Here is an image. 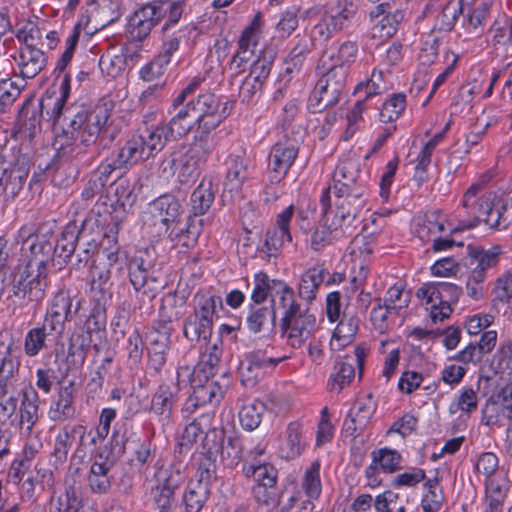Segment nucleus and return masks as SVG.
Instances as JSON below:
<instances>
[{
	"label": "nucleus",
	"instance_id": "nucleus-38",
	"mask_svg": "<svg viewBox=\"0 0 512 512\" xmlns=\"http://www.w3.org/2000/svg\"><path fill=\"white\" fill-rule=\"evenodd\" d=\"M468 250L471 257L472 270L474 271L481 270L483 273H486L488 269L495 267L499 262L501 249L498 246L487 250L468 246Z\"/></svg>",
	"mask_w": 512,
	"mask_h": 512
},
{
	"label": "nucleus",
	"instance_id": "nucleus-7",
	"mask_svg": "<svg viewBox=\"0 0 512 512\" xmlns=\"http://www.w3.org/2000/svg\"><path fill=\"white\" fill-rule=\"evenodd\" d=\"M328 59L320 58L317 67L321 77L309 97V106L313 112L336 105L345 88L346 72L341 67L333 69Z\"/></svg>",
	"mask_w": 512,
	"mask_h": 512
},
{
	"label": "nucleus",
	"instance_id": "nucleus-57",
	"mask_svg": "<svg viewBox=\"0 0 512 512\" xmlns=\"http://www.w3.org/2000/svg\"><path fill=\"white\" fill-rule=\"evenodd\" d=\"M357 11V6L352 1L345 0L338 8H331L325 15L333 24V29H344L352 20Z\"/></svg>",
	"mask_w": 512,
	"mask_h": 512
},
{
	"label": "nucleus",
	"instance_id": "nucleus-8",
	"mask_svg": "<svg viewBox=\"0 0 512 512\" xmlns=\"http://www.w3.org/2000/svg\"><path fill=\"white\" fill-rule=\"evenodd\" d=\"M105 326V319L100 308H94L82 326L76 327L72 332L67 349V362L75 368L81 367L91 347L98 350L93 344V336L100 333Z\"/></svg>",
	"mask_w": 512,
	"mask_h": 512
},
{
	"label": "nucleus",
	"instance_id": "nucleus-28",
	"mask_svg": "<svg viewBox=\"0 0 512 512\" xmlns=\"http://www.w3.org/2000/svg\"><path fill=\"white\" fill-rule=\"evenodd\" d=\"M229 381L222 376V382L205 378L204 383L194 385L192 395L201 405H217L223 399L228 388Z\"/></svg>",
	"mask_w": 512,
	"mask_h": 512
},
{
	"label": "nucleus",
	"instance_id": "nucleus-16",
	"mask_svg": "<svg viewBox=\"0 0 512 512\" xmlns=\"http://www.w3.org/2000/svg\"><path fill=\"white\" fill-rule=\"evenodd\" d=\"M298 143V138L290 139L285 135L272 147L269 155V180L271 183H279L284 179L298 155Z\"/></svg>",
	"mask_w": 512,
	"mask_h": 512
},
{
	"label": "nucleus",
	"instance_id": "nucleus-39",
	"mask_svg": "<svg viewBox=\"0 0 512 512\" xmlns=\"http://www.w3.org/2000/svg\"><path fill=\"white\" fill-rule=\"evenodd\" d=\"M212 329V323L194 314L189 315L183 324V334L191 342L209 340Z\"/></svg>",
	"mask_w": 512,
	"mask_h": 512
},
{
	"label": "nucleus",
	"instance_id": "nucleus-41",
	"mask_svg": "<svg viewBox=\"0 0 512 512\" xmlns=\"http://www.w3.org/2000/svg\"><path fill=\"white\" fill-rule=\"evenodd\" d=\"M199 233V229L194 224L181 222L166 234L175 246L189 249L196 244Z\"/></svg>",
	"mask_w": 512,
	"mask_h": 512
},
{
	"label": "nucleus",
	"instance_id": "nucleus-13",
	"mask_svg": "<svg viewBox=\"0 0 512 512\" xmlns=\"http://www.w3.org/2000/svg\"><path fill=\"white\" fill-rule=\"evenodd\" d=\"M156 485L152 488L153 501L157 509H169L173 506L174 494L185 482V475L179 469L164 468L157 460L154 463Z\"/></svg>",
	"mask_w": 512,
	"mask_h": 512
},
{
	"label": "nucleus",
	"instance_id": "nucleus-30",
	"mask_svg": "<svg viewBox=\"0 0 512 512\" xmlns=\"http://www.w3.org/2000/svg\"><path fill=\"white\" fill-rule=\"evenodd\" d=\"M359 327V318L356 314L344 311L341 320L336 326L330 345L333 350H341L350 344Z\"/></svg>",
	"mask_w": 512,
	"mask_h": 512
},
{
	"label": "nucleus",
	"instance_id": "nucleus-45",
	"mask_svg": "<svg viewBox=\"0 0 512 512\" xmlns=\"http://www.w3.org/2000/svg\"><path fill=\"white\" fill-rule=\"evenodd\" d=\"M247 160L241 156L231 157V164L227 172L225 186L230 191H238L248 178Z\"/></svg>",
	"mask_w": 512,
	"mask_h": 512
},
{
	"label": "nucleus",
	"instance_id": "nucleus-21",
	"mask_svg": "<svg viewBox=\"0 0 512 512\" xmlns=\"http://www.w3.org/2000/svg\"><path fill=\"white\" fill-rule=\"evenodd\" d=\"M202 164L204 162L188 152L186 146L175 150L168 161L170 170L183 184L194 181L199 176Z\"/></svg>",
	"mask_w": 512,
	"mask_h": 512
},
{
	"label": "nucleus",
	"instance_id": "nucleus-63",
	"mask_svg": "<svg viewBox=\"0 0 512 512\" xmlns=\"http://www.w3.org/2000/svg\"><path fill=\"white\" fill-rule=\"evenodd\" d=\"M215 147L216 143L214 142L212 134L210 133L201 137L197 128L195 133V142L190 146H186V150L194 156H197L198 159L205 163Z\"/></svg>",
	"mask_w": 512,
	"mask_h": 512
},
{
	"label": "nucleus",
	"instance_id": "nucleus-15",
	"mask_svg": "<svg viewBox=\"0 0 512 512\" xmlns=\"http://www.w3.org/2000/svg\"><path fill=\"white\" fill-rule=\"evenodd\" d=\"M71 292L66 289H60L51 299L43 321L50 330H55L56 335H61L65 330L66 322L72 321L74 315L80 308V301H76Z\"/></svg>",
	"mask_w": 512,
	"mask_h": 512
},
{
	"label": "nucleus",
	"instance_id": "nucleus-4",
	"mask_svg": "<svg viewBox=\"0 0 512 512\" xmlns=\"http://www.w3.org/2000/svg\"><path fill=\"white\" fill-rule=\"evenodd\" d=\"M128 276L141 303L139 308L150 304L164 287L159 272L155 269L154 253L148 249L137 251L130 259Z\"/></svg>",
	"mask_w": 512,
	"mask_h": 512
},
{
	"label": "nucleus",
	"instance_id": "nucleus-32",
	"mask_svg": "<svg viewBox=\"0 0 512 512\" xmlns=\"http://www.w3.org/2000/svg\"><path fill=\"white\" fill-rule=\"evenodd\" d=\"M193 313L198 317L214 324L217 309L223 307L222 298L207 291H199L193 298Z\"/></svg>",
	"mask_w": 512,
	"mask_h": 512
},
{
	"label": "nucleus",
	"instance_id": "nucleus-64",
	"mask_svg": "<svg viewBox=\"0 0 512 512\" xmlns=\"http://www.w3.org/2000/svg\"><path fill=\"white\" fill-rule=\"evenodd\" d=\"M377 512H405L404 502L393 491H385L374 501Z\"/></svg>",
	"mask_w": 512,
	"mask_h": 512
},
{
	"label": "nucleus",
	"instance_id": "nucleus-56",
	"mask_svg": "<svg viewBox=\"0 0 512 512\" xmlns=\"http://www.w3.org/2000/svg\"><path fill=\"white\" fill-rule=\"evenodd\" d=\"M301 487L308 498L318 499L322 491L319 462H313L305 471Z\"/></svg>",
	"mask_w": 512,
	"mask_h": 512
},
{
	"label": "nucleus",
	"instance_id": "nucleus-33",
	"mask_svg": "<svg viewBox=\"0 0 512 512\" xmlns=\"http://www.w3.org/2000/svg\"><path fill=\"white\" fill-rule=\"evenodd\" d=\"M311 40L303 37L298 40L283 62V73L289 78L299 75L307 55L310 53Z\"/></svg>",
	"mask_w": 512,
	"mask_h": 512
},
{
	"label": "nucleus",
	"instance_id": "nucleus-26",
	"mask_svg": "<svg viewBox=\"0 0 512 512\" xmlns=\"http://www.w3.org/2000/svg\"><path fill=\"white\" fill-rule=\"evenodd\" d=\"M96 458L92 463L88 475V485L93 493L106 494L112 486V470L114 462L102 456Z\"/></svg>",
	"mask_w": 512,
	"mask_h": 512
},
{
	"label": "nucleus",
	"instance_id": "nucleus-12",
	"mask_svg": "<svg viewBox=\"0 0 512 512\" xmlns=\"http://www.w3.org/2000/svg\"><path fill=\"white\" fill-rule=\"evenodd\" d=\"M191 102L193 116H196L201 137L212 133L227 117L226 103H221L220 99L213 93L200 94Z\"/></svg>",
	"mask_w": 512,
	"mask_h": 512
},
{
	"label": "nucleus",
	"instance_id": "nucleus-2",
	"mask_svg": "<svg viewBox=\"0 0 512 512\" xmlns=\"http://www.w3.org/2000/svg\"><path fill=\"white\" fill-rule=\"evenodd\" d=\"M139 7L129 19L128 31L133 40L143 41L164 22L166 31L181 19L186 0H138Z\"/></svg>",
	"mask_w": 512,
	"mask_h": 512
},
{
	"label": "nucleus",
	"instance_id": "nucleus-48",
	"mask_svg": "<svg viewBox=\"0 0 512 512\" xmlns=\"http://www.w3.org/2000/svg\"><path fill=\"white\" fill-rule=\"evenodd\" d=\"M490 2L482 1L473 10L469 11L464 19V26L470 34L479 35L489 17Z\"/></svg>",
	"mask_w": 512,
	"mask_h": 512
},
{
	"label": "nucleus",
	"instance_id": "nucleus-19",
	"mask_svg": "<svg viewBox=\"0 0 512 512\" xmlns=\"http://www.w3.org/2000/svg\"><path fill=\"white\" fill-rule=\"evenodd\" d=\"M150 213L158 234H165L181 223L182 209L180 202L172 195H163L150 204Z\"/></svg>",
	"mask_w": 512,
	"mask_h": 512
},
{
	"label": "nucleus",
	"instance_id": "nucleus-27",
	"mask_svg": "<svg viewBox=\"0 0 512 512\" xmlns=\"http://www.w3.org/2000/svg\"><path fill=\"white\" fill-rule=\"evenodd\" d=\"M256 21L257 17L253 23L242 32L238 42V51L230 61V69L240 71L243 64L248 62L254 55L258 42Z\"/></svg>",
	"mask_w": 512,
	"mask_h": 512
},
{
	"label": "nucleus",
	"instance_id": "nucleus-18",
	"mask_svg": "<svg viewBox=\"0 0 512 512\" xmlns=\"http://www.w3.org/2000/svg\"><path fill=\"white\" fill-rule=\"evenodd\" d=\"M365 187H356L354 190L341 195H336L335 210L332 216L348 231L355 219L365 206Z\"/></svg>",
	"mask_w": 512,
	"mask_h": 512
},
{
	"label": "nucleus",
	"instance_id": "nucleus-62",
	"mask_svg": "<svg viewBox=\"0 0 512 512\" xmlns=\"http://www.w3.org/2000/svg\"><path fill=\"white\" fill-rule=\"evenodd\" d=\"M406 107V96L403 93L393 94L380 112V120L384 123L396 120Z\"/></svg>",
	"mask_w": 512,
	"mask_h": 512
},
{
	"label": "nucleus",
	"instance_id": "nucleus-3",
	"mask_svg": "<svg viewBox=\"0 0 512 512\" xmlns=\"http://www.w3.org/2000/svg\"><path fill=\"white\" fill-rule=\"evenodd\" d=\"M279 303L285 309L281 319V328L286 342L294 349L301 348L317 333L316 316L307 305H302L295 300L294 291L288 285H283Z\"/></svg>",
	"mask_w": 512,
	"mask_h": 512
},
{
	"label": "nucleus",
	"instance_id": "nucleus-49",
	"mask_svg": "<svg viewBox=\"0 0 512 512\" xmlns=\"http://www.w3.org/2000/svg\"><path fill=\"white\" fill-rule=\"evenodd\" d=\"M77 240L78 233L75 227L67 226L56 242L54 248L55 255L64 261L69 260L76 251Z\"/></svg>",
	"mask_w": 512,
	"mask_h": 512
},
{
	"label": "nucleus",
	"instance_id": "nucleus-60",
	"mask_svg": "<svg viewBox=\"0 0 512 512\" xmlns=\"http://www.w3.org/2000/svg\"><path fill=\"white\" fill-rule=\"evenodd\" d=\"M463 0L457 2L449 1L443 8L441 14L437 18V27L439 30L450 31L455 25L459 14L463 13Z\"/></svg>",
	"mask_w": 512,
	"mask_h": 512
},
{
	"label": "nucleus",
	"instance_id": "nucleus-24",
	"mask_svg": "<svg viewBox=\"0 0 512 512\" xmlns=\"http://www.w3.org/2000/svg\"><path fill=\"white\" fill-rule=\"evenodd\" d=\"M47 58L45 53L36 48L25 38L24 45L19 50L17 64L20 68V74L23 78H34L46 66Z\"/></svg>",
	"mask_w": 512,
	"mask_h": 512
},
{
	"label": "nucleus",
	"instance_id": "nucleus-5",
	"mask_svg": "<svg viewBox=\"0 0 512 512\" xmlns=\"http://www.w3.org/2000/svg\"><path fill=\"white\" fill-rule=\"evenodd\" d=\"M111 107V102H103L90 112L77 113L63 130L66 138L79 140L86 146L95 143L98 138L103 142L108 134L107 123L111 116Z\"/></svg>",
	"mask_w": 512,
	"mask_h": 512
},
{
	"label": "nucleus",
	"instance_id": "nucleus-9",
	"mask_svg": "<svg viewBox=\"0 0 512 512\" xmlns=\"http://www.w3.org/2000/svg\"><path fill=\"white\" fill-rule=\"evenodd\" d=\"M159 139H156L150 127L139 129L125 144L110 156L113 164L121 169H129L139 161H145L161 151Z\"/></svg>",
	"mask_w": 512,
	"mask_h": 512
},
{
	"label": "nucleus",
	"instance_id": "nucleus-37",
	"mask_svg": "<svg viewBox=\"0 0 512 512\" xmlns=\"http://www.w3.org/2000/svg\"><path fill=\"white\" fill-rule=\"evenodd\" d=\"M276 313L274 307L251 306L246 323L250 332L259 333L275 326Z\"/></svg>",
	"mask_w": 512,
	"mask_h": 512
},
{
	"label": "nucleus",
	"instance_id": "nucleus-51",
	"mask_svg": "<svg viewBox=\"0 0 512 512\" xmlns=\"http://www.w3.org/2000/svg\"><path fill=\"white\" fill-rule=\"evenodd\" d=\"M302 449L300 424L292 422L286 430V439L281 447L282 455L287 459H293L300 455Z\"/></svg>",
	"mask_w": 512,
	"mask_h": 512
},
{
	"label": "nucleus",
	"instance_id": "nucleus-20",
	"mask_svg": "<svg viewBox=\"0 0 512 512\" xmlns=\"http://www.w3.org/2000/svg\"><path fill=\"white\" fill-rule=\"evenodd\" d=\"M75 393L76 390L72 381L59 386L48 411L50 420L62 423L76 418Z\"/></svg>",
	"mask_w": 512,
	"mask_h": 512
},
{
	"label": "nucleus",
	"instance_id": "nucleus-35",
	"mask_svg": "<svg viewBox=\"0 0 512 512\" xmlns=\"http://www.w3.org/2000/svg\"><path fill=\"white\" fill-rule=\"evenodd\" d=\"M186 297L176 292L167 293L162 298V304L159 310L160 321L163 323H172L179 320L186 312Z\"/></svg>",
	"mask_w": 512,
	"mask_h": 512
},
{
	"label": "nucleus",
	"instance_id": "nucleus-31",
	"mask_svg": "<svg viewBox=\"0 0 512 512\" xmlns=\"http://www.w3.org/2000/svg\"><path fill=\"white\" fill-rule=\"evenodd\" d=\"M374 412L370 401H358L351 408L347 418L344 421V429L352 437H357L366 427Z\"/></svg>",
	"mask_w": 512,
	"mask_h": 512
},
{
	"label": "nucleus",
	"instance_id": "nucleus-58",
	"mask_svg": "<svg viewBox=\"0 0 512 512\" xmlns=\"http://www.w3.org/2000/svg\"><path fill=\"white\" fill-rule=\"evenodd\" d=\"M355 370L352 363H347L343 360H338L334 366V372L331 375V390L340 392L344 386L350 384L354 379Z\"/></svg>",
	"mask_w": 512,
	"mask_h": 512
},
{
	"label": "nucleus",
	"instance_id": "nucleus-46",
	"mask_svg": "<svg viewBox=\"0 0 512 512\" xmlns=\"http://www.w3.org/2000/svg\"><path fill=\"white\" fill-rule=\"evenodd\" d=\"M357 54V46L353 42L343 43L337 52L326 51L321 58H329L333 69L341 67L347 73L348 66L354 61Z\"/></svg>",
	"mask_w": 512,
	"mask_h": 512
},
{
	"label": "nucleus",
	"instance_id": "nucleus-54",
	"mask_svg": "<svg viewBox=\"0 0 512 512\" xmlns=\"http://www.w3.org/2000/svg\"><path fill=\"white\" fill-rule=\"evenodd\" d=\"M38 394L36 391L23 392V399L20 407L21 422L27 424V429L31 430L38 420Z\"/></svg>",
	"mask_w": 512,
	"mask_h": 512
},
{
	"label": "nucleus",
	"instance_id": "nucleus-40",
	"mask_svg": "<svg viewBox=\"0 0 512 512\" xmlns=\"http://www.w3.org/2000/svg\"><path fill=\"white\" fill-rule=\"evenodd\" d=\"M210 489L204 483H190L183 495L185 512H199L208 500Z\"/></svg>",
	"mask_w": 512,
	"mask_h": 512
},
{
	"label": "nucleus",
	"instance_id": "nucleus-55",
	"mask_svg": "<svg viewBox=\"0 0 512 512\" xmlns=\"http://www.w3.org/2000/svg\"><path fill=\"white\" fill-rule=\"evenodd\" d=\"M221 354L222 351L216 343L208 347L206 351L202 353L198 368L204 378H210L216 374L221 362Z\"/></svg>",
	"mask_w": 512,
	"mask_h": 512
},
{
	"label": "nucleus",
	"instance_id": "nucleus-59",
	"mask_svg": "<svg viewBox=\"0 0 512 512\" xmlns=\"http://www.w3.org/2000/svg\"><path fill=\"white\" fill-rule=\"evenodd\" d=\"M276 284H279L281 288L283 287V285H286L281 281L270 280L268 275L263 272L257 273L254 277V288L251 293L252 301L257 305L264 302L269 292ZM280 291H282V289ZM278 293L281 294V292Z\"/></svg>",
	"mask_w": 512,
	"mask_h": 512
},
{
	"label": "nucleus",
	"instance_id": "nucleus-23",
	"mask_svg": "<svg viewBox=\"0 0 512 512\" xmlns=\"http://www.w3.org/2000/svg\"><path fill=\"white\" fill-rule=\"evenodd\" d=\"M29 168L23 160L21 164H10L3 168L0 176V192L6 201L14 200L23 189Z\"/></svg>",
	"mask_w": 512,
	"mask_h": 512
},
{
	"label": "nucleus",
	"instance_id": "nucleus-52",
	"mask_svg": "<svg viewBox=\"0 0 512 512\" xmlns=\"http://www.w3.org/2000/svg\"><path fill=\"white\" fill-rule=\"evenodd\" d=\"M273 347L267 345L265 349H255L246 355L245 359L250 363V367L258 368L265 372L267 368H274L280 362L286 359V357H274L272 355Z\"/></svg>",
	"mask_w": 512,
	"mask_h": 512
},
{
	"label": "nucleus",
	"instance_id": "nucleus-1",
	"mask_svg": "<svg viewBox=\"0 0 512 512\" xmlns=\"http://www.w3.org/2000/svg\"><path fill=\"white\" fill-rule=\"evenodd\" d=\"M459 212V225L454 229H471L484 222L493 229L505 228L509 220L504 212L507 202L500 199L495 192L476 193L475 187H469L463 195Z\"/></svg>",
	"mask_w": 512,
	"mask_h": 512
},
{
	"label": "nucleus",
	"instance_id": "nucleus-29",
	"mask_svg": "<svg viewBox=\"0 0 512 512\" xmlns=\"http://www.w3.org/2000/svg\"><path fill=\"white\" fill-rule=\"evenodd\" d=\"M196 125L191 121L182 119L179 116H173L168 123H162L151 126L156 139H159L160 146L163 149L167 141L176 140L186 135Z\"/></svg>",
	"mask_w": 512,
	"mask_h": 512
},
{
	"label": "nucleus",
	"instance_id": "nucleus-10",
	"mask_svg": "<svg viewBox=\"0 0 512 512\" xmlns=\"http://www.w3.org/2000/svg\"><path fill=\"white\" fill-rule=\"evenodd\" d=\"M461 295V288L449 282L423 284L416 293L430 310L434 323L448 318L452 312L451 304L456 303Z\"/></svg>",
	"mask_w": 512,
	"mask_h": 512
},
{
	"label": "nucleus",
	"instance_id": "nucleus-14",
	"mask_svg": "<svg viewBox=\"0 0 512 512\" xmlns=\"http://www.w3.org/2000/svg\"><path fill=\"white\" fill-rule=\"evenodd\" d=\"M192 370L189 366L180 367L176 372V382H163L152 396L150 411L159 417L162 425L169 422L173 407L177 402L182 377H190Z\"/></svg>",
	"mask_w": 512,
	"mask_h": 512
},
{
	"label": "nucleus",
	"instance_id": "nucleus-53",
	"mask_svg": "<svg viewBox=\"0 0 512 512\" xmlns=\"http://www.w3.org/2000/svg\"><path fill=\"white\" fill-rule=\"evenodd\" d=\"M213 416L212 412H205L198 418H195L185 427L182 434L183 441L187 444H192L196 442L200 435L207 433L211 429Z\"/></svg>",
	"mask_w": 512,
	"mask_h": 512
},
{
	"label": "nucleus",
	"instance_id": "nucleus-36",
	"mask_svg": "<svg viewBox=\"0 0 512 512\" xmlns=\"http://www.w3.org/2000/svg\"><path fill=\"white\" fill-rule=\"evenodd\" d=\"M56 335L55 330H50L45 321L41 325L31 328L25 335L24 352L29 357H34L46 348V341L50 336Z\"/></svg>",
	"mask_w": 512,
	"mask_h": 512
},
{
	"label": "nucleus",
	"instance_id": "nucleus-44",
	"mask_svg": "<svg viewBox=\"0 0 512 512\" xmlns=\"http://www.w3.org/2000/svg\"><path fill=\"white\" fill-rule=\"evenodd\" d=\"M266 405L260 400H254L246 404L239 411V420L242 427L248 431H253L259 427Z\"/></svg>",
	"mask_w": 512,
	"mask_h": 512
},
{
	"label": "nucleus",
	"instance_id": "nucleus-22",
	"mask_svg": "<svg viewBox=\"0 0 512 512\" xmlns=\"http://www.w3.org/2000/svg\"><path fill=\"white\" fill-rule=\"evenodd\" d=\"M333 179L335 195L351 192L356 187H365L360 179V164L355 159L341 161L334 171Z\"/></svg>",
	"mask_w": 512,
	"mask_h": 512
},
{
	"label": "nucleus",
	"instance_id": "nucleus-11",
	"mask_svg": "<svg viewBox=\"0 0 512 512\" xmlns=\"http://www.w3.org/2000/svg\"><path fill=\"white\" fill-rule=\"evenodd\" d=\"M322 216L318 226L311 235V248L314 251H320L333 241L344 236H351L352 232H348L333 216L330 207V188L323 191L320 198Z\"/></svg>",
	"mask_w": 512,
	"mask_h": 512
},
{
	"label": "nucleus",
	"instance_id": "nucleus-34",
	"mask_svg": "<svg viewBox=\"0 0 512 512\" xmlns=\"http://www.w3.org/2000/svg\"><path fill=\"white\" fill-rule=\"evenodd\" d=\"M216 189L212 182L203 180L190 197L191 213L194 216L204 215L215 199Z\"/></svg>",
	"mask_w": 512,
	"mask_h": 512
},
{
	"label": "nucleus",
	"instance_id": "nucleus-61",
	"mask_svg": "<svg viewBox=\"0 0 512 512\" xmlns=\"http://www.w3.org/2000/svg\"><path fill=\"white\" fill-rule=\"evenodd\" d=\"M179 44L180 40L175 36L167 39L163 43L161 53L146 67V69L152 72V74H160L161 68L170 62L173 53L178 50Z\"/></svg>",
	"mask_w": 512,
	"mask_h": 512
},
{
	"label": "nucleus",
	"instance_id": "nucleus-50",
	"mask_svg": "<svg viewBox=\"0 0 512 512\" xmlns=\"http://www.w3.org/2000/svg\"><path fill=\"white\" fill-rule=\"evenodd\" d=\"M132 451L140 468L152 464L156 457L157 447L147 436L132 441Z\"/></svg>",
	"mask_w": 512,
	"mask_h": 512
},
{
	"label": "nucleus",
	"instance_id": "nucleus-17",
	"mask_svg": "<svg viewBox=\"0 0 512 512\" xmlns=\"http://www.w3.org/2000/svg\"><path fill=\"white\" fill-rule=\"evenodd\" d=\"M293 215V205L277 215L275 226L267 230L263 245L258 247L261 258L275 257L286 243L292 241L290 222Z\"/></svg>",
	"mask_w": 512,
	"mask_h": 512
},
{
	"label": "nucleus",
	"instance_id": "nucleus-43",
	"mask_svg": "<svg viewBox=\"0 0 512 512\" xmlns=\"http://www.w3.org/2000/svg\"><path fill=\"white\" fill-rule=\"evenodd\" d=\"M243 470L245 475L253 477L259 483V486L272 488L277 482V470L270 464H250L245 466Z\"/></svg>",
	"mask_w": 512,
	"mask_h": 512
},
{
	"label": "nucleus",
	"instance_id": "nucleus-6",
	"mask_svg": "<svg viewBox=\"0 0 512 512\" xmlns=\"http://www.w3.org/2000/svg\"><path fill=\"white\" fill-rule=\"evenodd\" d=\"M49 285L47 264L33 258L13 276L9 298L15 297L27 303H39Z\"/></svg>",
	"mask_w": 512,
	"mask_h": 512
},
{
	"label": "nucleus",
	"instance_id": "nucleus-42",
	"mask_svg": "<svg viewBox=\"0 0 512 512\" xmlns=\"http://www.w3.org/2000/svg\"><path fill=\"white\" fill-rule=\"evenodd\" d=\"M389 8L388 3H381L375 8V11L371 12V16L384 15L380 20L381 30L384 32L383 35L391 37L397 31V26L404 19V12L402 10H395L394 12L387 11Z\"/></svg>",
	"mask_w": 512,
	"mask_h": 512
},
{
	"label": "nucleus",
	"instance_id": "nucleus-25",
	"mask_svg": "<svg viewBox=\"0 0 512 512\" xmlns=\"http://www.w3.org/2000/svg\"><path fill=\"white\" fill-rule=\"evenodd\" d=\"M70 94V77L66 74L59 85V92L47 94L40 101V113L47 121L56 123L61 117L64 104Z\"/></svg>",
	"mask_w": 512,
	"mask_h": 512
},
{
	"label": "nucleus",
	"instance_id": "nucleus-47",
	"mask_svg": "<svg viewBox=\"0 0 512 512\" xmlns=\"http://www.w3.org/2000/svg\"><path fill=\"white\" fill-rule=\"evenodd\" d=\"M425 493L421 507L424 512H437L443 504L444 496L437 478L429 479L425 484Z\"/></svg>",
	"mask_w": 512,
	"mask_h": 512
}]
</instances>
